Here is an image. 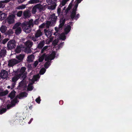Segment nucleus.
<instances>
[{"label":"nucleus","mask_w":132,"mask_h":132,"mask_svg":"<svg viewBox=\"0 0 132 132\" xmlns=\"http://www.w3.org/2000/svg\"><path fill=\"white\" fill-rule=\"evenodd\" d=\"M26 68L25 67H22L21 69L20 70V72L21 73L19 74H21L22 75L25 71Z\"/></svg>","instance_id":"obj_36"},{"label":"nucleus","mask_w":132,"mask_h":132,"mask_svg":"<svg viewBox=\"0 0 132 132\" xmlns=\"http://www.w3.org/2000/svg\"><path fill=\"white\" fill-rule=\"evenodd\" d=\"M28 23L27 21H25L22 23H21L20 26L23 28L27 26H28Z\"/></svg>","instance_id":"obj_39"},{"label":"nucleus","mask_w":132,"mask_h":132,"mask_svg":"<svg viewBox=\"0 0 132 132\" xmlns=\"http://www.w3.org/2000/svg\"><path fill=\"white\" fill-rule=\"evenodd\" d=\"M21 77L23 79L22 80H24L26 78L27 76L25 74H23Z\"/></svg>","instance_id":"obj_60"},{"label":"nucleus","mask_w":132,"mask_h":132,"mask_svg":"<svg viewBox=\"0 0 132 132\" xmlns=\"http://www.w3.org/2000/svg\"><path fill=\"white\" fill-rule=\"evenodd\" d=\"M23 13L22 11H20L17 12L16 14V15L20 17L22 16V14H23Z\"/></svg>","instance_id":"obj_48"},{"label":"nucleus","mask_w":132,"mask_h":132,"mask_svg":"<svg viewBox=\"0 0 132 132\" xmlns=\"http://www.w3.org/2000/svg\"><path fill=\"white\" fill-rule=\"evenodd\" d=\"M64 43V42L60 43L59 45V48H60L62 46L63 44Z\"/></svg>","instance_id":"obj_64"},{"label":"nucleus","mask_w":132,"mask_h":132,"mask_svg":"<svg viewBox=\"0 0 132 132\" xmlns=\"http://www.w3.org/2000/svg\"><path fill=\"white\" fill-rule=\"evenodd\" d=\"M16 92L14 90L12 91L9 94L8 97L11 98V99H12L15 97Z\"/></svg>","instance_id":"obj_22"},{"label":"nucleus","mask_w":132,"mask_h":132,"mask_svg":"<svg viewBox=\"0 0 132 132\" xmlns=\"http://www.w3.org/2000/svg\"><path fill=\"white\" fill-rule=\"evenodd\" d=\"M67 1H67V0H63L60 5H61V6H64L66 3Z\"/></svg>","instance_id":"obj_51"},{"label":"nucleus","mask_w":132,"mask_h":132,"mask_svg":"<svg viewBox=\"0 0 132 132\" xmlns=\"http://www.w3.org/2000/svg\"><path fill=\"white\" fill-rule=\"evenodd\" d=\"M28 23V25L30 27H32L34 25L33 20L32 19H30L28 22L27 21Z\"/></svg>","instance_id":"obj_28"},{"label":"nucleus","mask_w":132,"mask_h":132,"mask_svg":"<svg viewBox=\"0 0 132 132\" xmlns=\"http://www.w3.org/2000/svg\"><path fill=\"white\" fill-rule=\"evenodd\" d=\"M15 15L12 14L9 15L7 19H5V21L9 24H11L14 22V18H15Z\"/></svg>","instance_id":"obj_4"},{"label":"nucleus","mask_w":132,"mask_h":132,"mask_svg":"<svg viewBox=\"0 0 132 132\" xmlns=\"http://www.w3.org/2000/svg\"><path fill=\"white\" fill-rule=\"evenodd\" d=\"M66 21V19L63 17L60 19L59 21L60 24L59 26V29L62 30L64 26Z\"/></svg>","instance_id":"obj_8"},{"label":"nucleus","mask_w":132,"mask_h":132,"mask_svg":"<svg viewBox=\"0 0 132 132\" xmlns=\"http://www.w3.org/2000/svg\"><path fill=\"white\" fill-rule=\"evenodd\" d=\"M16 83L15 82H13L12 83V86L11 87V89H12L14 88L16 84Z\"/></svg>","instance_id":"obj_61"},{"label":"nucleus","mask_w":132,"mask_h":132,"mask_svg":"<svg viewBox=\"0 0 132 132\" xmlns=\"http://www.w3.org/2000/svg\"><path fill=\"white\" fill-rule=\"evenodd\" d=\"M45 43L44 40H42L40 42L37 46V48L39 49H41L44 46Z\"/></svg>","instance_id":"obj_16"},{"label":"nucleus","mask_w":132,"mask_h":132,"mask_svg":"<svg viewBox=\"0 0 132 132\" xmlns=\"http://www.w3.org/2000/svg\"><path fill=\"white\" fill-rule=\"evenodd\" d=\"M23 31L27 34L30 33L31 31V28L29 26H27L23 28Z\"/></svg>","instance_id":"obj_18"},{"label":"nucleus","mask_w":132,"mask_h":132,"mask_svg":"<svg viewBox=\"0 0 132 132\" xmlns=\"http://www.w3.org/2000/svg\"><path fill=\"white\" fill-rule=\"evenodd\" d=\"M52 22L50 21H47L46 23H45L46 28H49L50 26L51 25Z\"/></svg>","instance_id":"obj_37"},{"label":"nucleus","mask_w":132,"mask_h":132,"mask_svg":"<svg viewBox=\"0 0 132 132\" xmlns=\"http://www.w3.org/2000/svg\"><path fill=\"white\" fill-rule=\"evenodd\" d=\"M20 62L18 60L16 59H13L10 60L8 63V65L10 67H12L14 65L18 64Z\"/></svg>","instance_id":"obj_9"},{"label":"nucleus","mask_w":132,"mask_h":132,"mask_svg":"<svg viewBox=\"0 0 132 132\" xmlns=\"http://www.w3.org/2000/svg\"><path fill=\"white\" fill-rule=\"evenodd\" d=\"M26 47L31 48L33 45V43L29 40H27L25 43Z\"/></svg>","instance_id":"obj_19"},{"label":"nucleus","mask_w":132,"mask_h":132,"mask_svg":"<svg viewBox=\"0 0 132 132\" xmlns=\"http://www.w3.org/2000/svg\"><path fill=\"white\" fill-rule=\"evenodd\" d=\"M42 32L40 29H38L37 30L35 34V36L36 37L39 38L42 35Z\"/></svg>","instance_id":"obj_21"},{"label":"nucleus","mask_w":132,"mask_h":132,"mask_svg":"<svg viewBox=\"0 0 132 132\" xmlns=\"http://www.w3.org/2000/svg\"><path fill=\"white\" fill-rule=\"evenodd\" d=\"M45 53L43 54L38 59V61L39 62H42L44 59L45 57Z\"/></svg>","instance_id":"obj_33"},{"label":"nucleus","mask_w":132,"mask_h":132,"mask_svg":"<svg viewBox=\"0 0 132 132\" xmlns=\"http://www.w3.org/2000/svg\"><path fill=\"white\" fill-rule=\"evenodd\" d=\"M33 89V87L32 86L29 85L28 86L27 90L29 91H31Z\"/></svg>","instance_id":"obj_50"},{"label":"nucleus","mask_w":132,"mask_h":132,"mask_svg":"<svg viewBox=\"0 0 132 132\" xmlns=\"http://www.w3.org/2000/svg\"><path fill=\"white\" fill-rule=\"evenodd\" d=\"M7 30V27L5 25H2L0 28V31L2 33L5 34Z\"/></svg>","instance_id":"obj_17"},{"label":"nucleus","mask_w":132,"mask_h":132,"mask_svg":"<svg viewBox=\"0 0 132 132\" xmlns=\"http://www.w3.org/2000/svg\"><path fill=\"white\" fill-rule=\"evenodd\" d=\"M37 9H38L40 11H41L43 9V7L40 4H38L36 5Z\"/></svg>","instance_id":"obj_26"},{"label":"nucleus","mask_w":132,"mask_h":132,"mask_svg":"<svg viewBox=\"0 0 132 132\" xmlns=\"http://www.w3.org/2000/svg\"><path fill=\"white\" fill-rule=\"evenodd\" d=\"M44 32L45 35L48 38L51 37L53 33L52 32L50 31V30H47L46 29H45L44 30Z\"/></svg>","instance_id":"obj_13"},{"label":"nucleus","mask_w":132,"mask_h":132,"mask_svg":"<svg viewBox=\"0 0 132 132\" xmlns=\"http://www.w3.org/2000/svg\"><path fill=\"white\" fill-rule=\"evenodd\" d=\"M22 76L21 74H18L15 75L12 78V82H16V81L20 78Z\"/></svg>","instance_id":"obj_10"},{"label":"nucleus","mask_w":132,"mask_h":132,"mask_svg":"<svg viewBox=\"0 0 132 132\" xmlns=\"http://www.w3.org/2000/svg\"><path fill=\"white\" fill-rule=\"evenodd\" d=\"M70 24L69 25H67L65 28L64 31H65V34L66 35H67L71 30L72 22H70Z\"/></svg>","instance_id":"obj_12"},{"label":"nucleus","mask_w":132,"mask_h":132,"mask_svg":"<svg viewBox=\"0 0 132 132\" xmlns=\"http://www.w3.org/2000/svg\"><path fill=\"white\" fill-rule=\"evenodd\" d=\"M27 85L24 81L22 80L19 83V85L18 86V89H20L21 88H26Z\"/></svg>","instance_id":"obj_11"},{"label":"nucleus","mask_w":132,"mask_h":132,"mask_svg":"<svg viewBox=\"0 0 132 132\" xmlns=\"http://www.w3.org/2000/svg\"><path fill=\"white\" fill-rule=\"evenodd\" d=\"M58 42L56 40H54L53 41L52 43L53 44L54 46H55L57 45Z\"/></svg>","instance_id":"obj_58"},{"label":"nucleus","mask_w":132,"mask_h":132,"mask_svg":"<svg viewBox=\"0 0 132 132\" xmlns=\"http://www.w3.org/2000/svg\"><path fill=\"white\" fill-rule=\"evenodd\" d=\"M77 8L74 7L71 13L70 17L72 20L75 19L77 20L80 16V15L79 13L76 15V11H77Z\"/></svg>","instance_id":"obj_1"},{"label":"nucleus","mask_w":132,"mask_h":132,"mask_svg":"<svg viewBox=\"0 0 132 132\" xmlns=\"http://www.w3.org/2000/svg\"><path fill=\"white\" fill-rule=\"evenodd\" d=\"M48 47V45L45 46L43 47L41 50V53L42 54L45 51H46Z\"/></svg>","instance_id":"obj_34"},{"label":"nucleus","mask_w":132,"mask_h":132,"mask_svg":"<svg viewBox=\"0 0 132 132\" xmlns=\"http://www.w3.org/2000/svg\"><path fill=\"white\" fill-rule=\"evenodd\" d=\"M8 38H5L2 41V43L3 44H5L9 40Z\"/></svg>","instance_id":"obj_52"},{"label":"nucleus","mask_w":132,"mask_h":132,"mask_svg":"<svg viewBox=\"0 0 132 132\" xmlns=\"http://www.w3.org/2000/svg\"><path fill=\"white\" fill-rule=\"evenodd\" d=\"M9 93V91L7 90H6L3 92H0V96L2 97L5 96L7 95Z\"/></svg>","instance_id":"obj_25"},{"label":"nucleus","mask_w":132,"mask_h":132,"mask_svg":"<svg viewBox=\"0 0 132 132\" xmlns=\"http://www.w3.org/2000/svg\"><path fill=\"white\" fill-rule=\"evenodd\" d=\"M39 0H30L28 2L29 4H34L38 3L39 2Z\"/></svg>","instance_id":"obj_29"},{"label":"nucleus","mask_w":132,"mask_h":132,"mask_svg":"<svg viewBox=\"0 0 132 132\" xmlns=\"http://www.w3.org/2000/svg\"><path fill=\"white\" fill-rule=\"evenodd\" d=\"M0 76L3 79H5L8 76L7 72L4 70H2L1 71L0 73Z\"/></svg>","instance_id":"obj_6"},{"label":"nucleus","mask_w":132,"mask_h":132,"mask_svg":"<svg viewBox=\"0 0 132 132\" xmlns=\"http://www.w3.org/2000/svg\"><path fill=\"white\" fill-rule=\"evenodd\" d=\"M62 7V6H61V5H60L59 6L58 9H57V13L58 15V16H59L60 15L61 13V7Z\"/></svg>","instance_id":"obj_44"},{"label":"nucleus","mask_w":132,"mask_h":132,"mask_svg":"<svg viewBox=\"0 0 132 132\" xmlns=\"http://www.w3.org/2000/svg\"><path fill=\"white\" fill-rule=\"evenodd\" d=\"M60 38L63 40H64L66 38V37L64 35H61Z\"/></svg>","instance_id":"obj_56"},{"label":"nucleus","mask_w":132,"mask_h":132,"mask_svg":"<svg viewBox=\"0 0 132 132\" xmlns=\"http://www.w3.org/2000/svg\"><path fill=\"white\" fill-rule=\"evenodd\" d=\"M6 51L5 49H2L0 52V57H4L6 54Z\"/></svg>","instance_id":"obj_20"},{"label":"nucleus","mask_w":132,"mask_h":132,"mask_svg":"<svg viewBox=\"0 0 132 132\" xmlns=\"http://www.w3.org/2000/svg\"><path fill=\"white\" fill-rule=\"evenodd\" d=\"M15 41L12 39L9 41L7 44V47L8 50H12L16 46Z\"/></svg>","instance_id":"obj_2"},{"label":"nucleus","mask_w":132,"mask_h":132,"mask_svg":"<svg viewBox=\"0 0 132 132\" xmlns=\"http://www.w3.org/2000/svg\"><path fill=\"white\" fill-rule=\"evenodd\" d=\"M13 33L12 30V29H10L8 30L7 32H6L5 34V35H10L12 34Z\"/></svg>","instance_id":"obj_41"},{"label":"nucleus","mask_w":132,"mask_h":132,"mask_svg":"<svg viewBox=\"0 0 132 132\" xmlns=\"http://www.w3.org/2000/svg\"><path fill=\"white\" fill-rule=\"evenodd\" d=\"M28 93L26 92H24L21 93L20 94V96L21 97H26L28 95Z\"/></svg>","instance_id":"obj_35"},{"label":"nucleus","mask_w":132,"mask_h":132,"mask_svg":"<svg viewBox=\"0 0 132 132\" xmlns=\"http://www.w3.org/2000/svg\"><path fill=\"white\" fill-rule=\"evenodd\" d=\"M38 38L36 37L35 36H33L31 38V39L34 42L38 41Z\"/></svg>","instance_id":"obj_49"},{"label":"nucleus","mask_w":132,"mask_h":132,"mask_svg":"<svg viewBox=\"0 0 132 132\" xmlns=\"http://www.w3.org/2000/svg\"><path fill=\"white\" fill-rule=\"evenodd\" d=\"M45 61H49L50 60V61L53 60L55 57L56 53L55 51H53L49 55L48 54H46L45 53Z\"/></svg>","instance_id":"obj_3"},{"label":"nucleus","mask_w":132,"mask_h":132,"mask_svg":"<svg viewBox=\"0 0 132 132\" xmlns=\"http://www.w3.org/2000/svg\"><path fill=\"white\" fill-rule=\"evenodd\" d=\"M21 23L17 22L16 23L13 27V29H15L17 28H18L19 26H20Z\"/></svg>","instance_id":"obj_42"},{"label":"nucleus","mask_w":132,"mask_h":132,"mask_svg":"<svg viewBox=\"0 0 132 132\" xmlns=\"http://www.w3.org/2000/svg\"><path fill=\"white\" fill-rule=\"evenodd\" d=\"M15 33L17 35H18L20 34L21 32V29L20 27H19L15 29Z\"/></svg>","instance_id":"obj_27"},{"label":"nucleus","mask_w":132,"mask_h":132,"mask_svg":"<svg viewBox=\"0 0 132 132\" xmlns=\"http://www.w3.org/2000/svg\"><path fill=\"white\" fill-rule=\"evenodd\" d=\"M26 7L25 5H23L17 7V9L19 10H22L24 9Z\"/></svg>","instance_id":"obj_38"},{"label":"nucleus","mask_w":132,"mask_h":132,"mask_svg":"<svg viewBox=\"0 0 132 132\" xmlns=\"http://www.w3.org/2000/svg\"><path fill=\"white\" fill-rule=\"evenodd\" d=\"M54 5H51V8L52 10H54V9L56 7V4H54Z\"/></svg>","instance_id":"obj_59"},{"label":"nucleus","mask_w":132,"mask_h":132,"mask_svg":"<svg viewBox=\"0 0 132 132\" xmlns=\"http://www.w3.org/2000/svg\"><path fill=\"white\" fill-rule=\"evenodd\" d=\"M50 18L51 19L53 23H55L57 19V16H56L55 14L53 13L50 16Z\"/></svg>","instance_id":"obj_15"},{"label":"nucleus","mask_w":132,"mask_h":132,"mask_svg":"<svg viewBox=\"0 0 132 132\" xmlns=\"http://www.w3.org/2000/svg\"><path fill=\"white\" fill-rule=\"evenodd\" d=\"M51 65L50 61H48L46 62L44 64V67L46 68H48Z\"/></svg>","instance_id":"obj_32"},{"label":"nucleus","mask_w":132,"mask_h":132,"mask_svg":"<svg viewBox=\"0 0 132 132\" xmlns=\"http://www.w3.org/2000/svg\"><path fill=\"white\" fill-rule=\"evenodd\" d=\"M7 15L4 13H3L0 14V21H2L6 18Z\"/></svg>","instance_id":"obj_24"},{"label":"nucleus","mask_w":132,"mask_h":132,"mask_svg":"<svg viewBox=\"0 0 132 132\" xmlns=\"http://www.w3.org/2000/svg\"><path fill=\"white\" fill-rule=\"evenodd\" d=\"M25 55L24 54H20L16 56V58L20 62L22 61Z\"/></svg>","instance_id":"obj_14"},{"label":"nucleus","mask_w":132,"mask_h":132,"mask_svg":"<svg viewBox=\"0 0 132 132\" xmlns=\"http://www.w3.org/2000/svg\"><path fill=\"white\" fill-rule=\"evenodd\" d=\"M40 27L41 28L46 27L45 23H44L42 24L40 26Z\"/></svg>","instance_id":"obj_57"},{"label":"nucleus","mask_w":132,"mask_h":132,"mask_svg":"<svg viewBox=\"0 0 132 132\" xmlns=\"http://www.w3.org/2000/svg\"><path fill=\"white\" fill-rule=\"evenodd\" d=\"M34 58V56L33 55H31L28 56L27 60L28 62H32L33 61V59Z\"/></svg>","instance_id":"obj_23"},{"label":"nucleus","mask_w":132,"mask_h":132,"mask_svg":"<svg viewBox=\"0 0 132 132\" xmlns=\"http://www.w3.org/2000/svg\"><path fill=\"white\" fill-rule=\"evenodd\" d=\"M25 48L24 46L22 45H18L15 50L16 53H20L22 51H24V49Z\"/></svg>","instance_id":"obj_5"},{"label":"nucleus","mask_w":132,"mask_h":132,"mask_svg":"<svg viewBox=\"0 0 132 132\" xmlns=\"http://www.w3.org/2000/svg\"><path fill=\"white\" fill-rule=\"evenodd\" d=\"M37 8L36 6V5L34 6V7H33L32 9V13L33 14H35L36 13V12H37Z\"/></svg>","instance_id":"obj_45"},{"label":"nucleus","mask_w":132,"mask_h":132,"mask_svg":"<svg viewBox=\"0 0 132 132\" xmlns=\"http://www.w3.org/2000/svg\"><path fill=\"white\" fill-rule=\"evenodd\" d=\"M30 48L26 47L24 49V51L27 53H30L31 52V50L30 49Z\"/></svg>","instance_id":"obj_30"},{"label":"nucleus","mask_w":132,"mask_h":132,"mask_svg":"<svg viewBox=\"0 0 132 132\" xmlns=\"http://www.w3.org/2000/svg\"><path fill=\"white\" fill-rule=\"evenodd\" d=\"M31 15V13L29 10H25L23 12L22 17L23 18L26 19L30 17Z\"/></svg>","instance_id":"obj_7"},{"label":"nucleus","mask_w":132,"mask_h":132,"mask_svg":"<svg viewBox=\"0 0 132 132\" xmlns=\"http://www.w3.org/2000/svg\"><path fill=\"white\" fill-rule=\"evenodd\" d=\"M57 0H47V2L48 4H56V2Z\"/></svg>","instance_id":"obj_31"},{"label":"nucleus","mask_w":132,"mask_h":132,"mask_svg":"<svg viewBox=\"0 0 132 132\" xmlns=\"http://www.w3.org/2000/svg\"><path fill=\"white\" fill-rule=\"evenodd\" d=\"M7 109L5 108H2L0 110V114H2L6 112Z\"/></svg>","instance_id":"obj_46"},{"label":"nucleus","mask_w":132,"mask_h":132,"mask_svg":"<svg viewBox=\"0 0 132 132\" xmlns=\"http://www.w3.org/2000/svg\"><path fill=\"white\" fill-rule=\"evenodd\" d=\"M40 77V76L38 74L34 75L33 77V79L35 81H37L38 79H39Z\"/></svg>","instance_id":"obj_40"},{"label":"nucleus","mask_w":132,"mask_h":132,"mask_svg":"<svg viewBox=\"0 0 132 132\" xmlns=\"http://www.w3.org/2000/svg\"><path fill=\"white\" fill-rule=\"evenodd\" d=\"M41 101V100L40 96L38 97L37 98H36L35 100L36 101L38 104L40 103Z\"/></svg>","instance_id":"obj_53"},{"label":"nucleus","mask_w":132,"mask_h":132,"mask_svg":"<svg viewBox=\"0 0 132 132\" xmlns=\"http://www.w3.org/2000/svg\"><path fill=\"white\" fill-rule=\"evenodd\" d=\"M2 3H7L9 2V1L8 0H5L4 1H1Z\"/></svg>","instance_id":"obj_63"},{"label":"nucleus","mask_w":132,"mask_h":132,"mask_svg":"<svg viewBox=\"0 0 132 132\" xmlns=\"http://www.w3.org/2000/svg\"><path fill=\"white\" fill-rule=\"evenodd\" d=\"M34 24H38L39 22L38 20L37 19H36V20L33 22Z\"/></svg>","instance_id":"obj_62"},{"label":"nucleus","mask_w":132,"mask_h":132,"mask_svg":"<svg viewBox=\"0 0 132 132\" xmlns=\"http://www.w3.org/2000/svg\"><path fill=\"white\" fill-rule=\"evenodd\" d=\"M38 61H35L33 64V66L34 67V68L36 67L37 65H38Z\"/></svg>","instance_id":"obj_55"},{"label":"nucleus","mask_w":132,"mask_h":132,"mask_svg":"<svg viewBox=\"0 0 132 132\" xmlns=\"http://www.w3.org/2000/svg\"><path fill=\"white\" fill-rule=\"evenodd\" d=\"M17 102V99H14L13 101H11V105L12 106V107H13L15 105V104Z\"/></svg>","instance_id":"obj_43"},{"label":"nucleus","mask_w":132,"mask_h":132,"mask_svg":"<svg viewBox=\"0 0 132 132\" xmlns=\"http://www.w3.org/2000/svg\"><path fill=\"white\" fill-rule=\"evenodd\" d=\"M46 69L44 68H43L40 70L39 73L41 75H43L45 72Z\"/></svg>","instance_id":"obj_47"},{"label":"nucleus","mask_w":132,"mask_h":132,"mask_svg":"<svg viewBox=\"0 0 132 132\" xmlns=\"http://www.w3.org/2000/svg\"><path fill=\"white\" fill-rule=\"evenodd\" d=\"M6 108L7 109L9 110L11 109L12 107V106L10 104H7L6 105Z\"/></svg>","instance_id":"obj_54"}]
</instances>
